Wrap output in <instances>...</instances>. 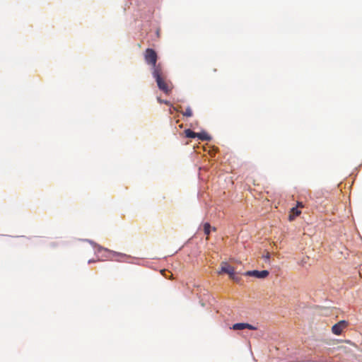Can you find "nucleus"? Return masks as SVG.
Instances as JSON below:
<instances>
[{"label":"nucleus","mask_w":362,"mask_h":362,"mask_svg":"<svg viewBox=\"0 0 362 362\" xmlns=\"http://www.w3.org/2000/svg\"><path fill=\"white\" fill-rule=\"evenodd\" d=\"M269 274V273L267 270H262V271L252 270V271L246 272L244 274V275L249 276H254L257 279H264L268 276Z\"/></svg>","instance_id":"39448f33"},{"label":"nucleus","mask_w":362,"mask_h":362,"mask_svg":"<svg viewBox=\"0 0 362 362\" xmlns=\"http://www.w3.org/2000/svg\"><path fill=\"white\" fill-rule=\"evenodd\" d=\"M218 274H227L229 275L230 279L236 283H239L241 280V278L235 273V268L226 262H221V268Z\"/></svg>","instance_id":"7ed1b4c3"},{"label":"nucleus","mask_w":362,"mask_h":362,"mask_svg":"<svg viewBox=\"0 0 362 362\" xmlns=\"http://www.w3.org/2000/svg\"><path fill=\"white\" fill-rule=\"evenodd\" d=\"M197 137L202 141H210L211 139V136L206 132L197 133Z\"/></svg>","instance_id":"6e6552de"},{"label":"nucleus","mask_w":362,"mask_h":362,"mask_svg":"<svg viewBox=\"0 0 362 362\" xmlns=\"http://www.w3.org/2000/svg\"><path fill=\"white\" fill-rule=\"evenodd\" d=\"M232 328L235 330H242L244 329L255 330L257 329L255 327L248 323H236L233 325Z\"/></svg>","instance_id":"0eeeda50"},{"label":"nucleus","mask_w":362,"mask_h":362,"mask_svg":"<svg viewBox=\"0 0 362 362\" xmlns=\"http://www.w3.org/2000/svg\"><path fill=\"white\" fill-rule=\"evenodd\" d=\"M106 251L110 255V256H107L108 259L110 260H116L118 262H127V260L129 258V255H127L123 253L115 252L110 250H106Z\"/></svg>","instance_id":"20e7f679"},{"label":"nucleus","mask_w":362,"mask_h":362,"mask_svg":"<svg viewBox=\"0 0 362 362\" xmlns=\"http://www.w3.org/2000/svg\"><path fill=\"white\" fill-rule=\"evenodd\" d=\"M158 102H159V103H165V104H167V105L168 104V101H166V100H161V99H160V98H158Z\"/></svg>","instance_id":"2eb2a0df"},{"label":"nucleus","mask_w":362,"mask_h":362,"mask_svg":"<svg viewBox=\"0 0 362 362\" xmlns=\"http://www.w3.org/2000/svg\"><path fill=\"white\" fill-rule=\"evenodd\" d=\"M298 207H300V208L303 207V205L301 202H298L296 208L298 209Z\"/></svg>","instance_id":"dca6fc26"},{"label":"nucleus","mask_w":362,"mask_h":362,"mask_svg":"<svg viewBox=\"0 0 362 362\" xmlns=\"http://www.w3.org/2000/svg\"><path fill=\"white\" fill-rule=\"evenodd\" d=\"M301 211L296 207H293L291 209V214L289 215V220H293L296 216L300 214Z\"/></svg>","instance_id":"1a4fd4ad"},{"label":"nucleus","mask_w":362,"mask_h":362,"mask_svg":"<svg viewBox=\"0 0 362 362\" xmlns=\"http://www.w3.org/2000/svg\"><path fill=\"white\" fill-rule=\"evenodd\" d=\"M95 261L93 260V259H90L88 260V263L90 264V263H93V262H95Z\"/></svg>","instance_id":"f3484780"},{"label":"nucleus","mask_w":362,"mask_h":362,"mask_svg":"<svg viewBox=\"0 0 362 362\" xmlns=\"http://www.w3.org/2000/svg\"><path fill=\"white\" fill-rule=\"evenodd\" d=\"M262 257H263L265 260H268V259H269V258H270V254H269V252H267V253H266L265 255H264L262 256Z\"/></svg>","instance_id":"4468645a"},{"label":"nucleus","mask_w":362,"mask_h":362,"mask_svg":"<svg viewBox=\"0 0 362 362\" xmlns=\"http://www.w3.org/2000/svg\"><path fill=\"white\" fill-rule=\"evenodd\" d=\"M211 230L215 231L216 228H214V227L212 228L211 226L210 223H205L204 224V232L205 235H209L210 234V232Z\"/></svg>","instance_id":"9d476101"},{"label":"nucleus","mask_w":362,"mask_h":362,"mask_svg":"<svg viewBox=\"0 0 362 362\" xmlns=\"http://www.w3.org/2000/svg\"><path fill=\"white\" fill-rule=\"evenodd\" d=\"M184 132L185 136L187 138H196L197 135V133L194 132L189 129H185Z\"/></svg>","instance_id":"9b49d317"},{"label":"nucleus","mask_w":362,"mask_h":362,"mask_svg":"<svg viewBox=\"0 0 362 362\" xmlns=\"http://www.w3.org/2000/svg\"><path fill=\"white\" fill-rule=\"evenodd\" d=\"M152 75L156 79L158 88L165 93L169 94L171 91V88L165 81L163 69H160L159 67L156 68L155 71H152Z\"/></svg>","instance_id":"f257e3e1"},{"label":"nucleus","mask_w":362,"mask_h":362,"mask_svg":"<svg viewBox=\"0 0 362 362\" xmlns=\"http://www.w3.org/2000/svg\"><path fill=\"white\" fill-rule=\"evenodd\" d=\"M144 59L147 64L152 66V71H155L156 68L163 69L160 64H157L158 55L156 51L151 48H148L144 52Z\"/></svg>","instance_id":"f03ea898"},{"label":"nucleus","mask_w":362,"mask_h":362,"mask_svg":"<svg viewBox=\"0 0 362 362\" xmlns=\"http://www.w3.org/2000/svg\"><path fill=\"white\" fill-rule=\"evenodd\" d=\"M106 250H107L106 248H103V247H101V246H98V249H97V251H98V252H101V251H104V252H105V254L103 255V257H105V258H107V259H108V258L107 257V256H110V254L106 251Z\"/></svg>","instance_id":"ddd939ff"},{"label":"nucleus","mask_w":362,"mask_h":362,"mask_svg":"<svg viewBox=\"0 0 362 362\" xmlns=\"http://www.w3.org/2000/svg\"><path fill=\"white\" fill-rule=\"evenodd\" d=\"M348 323L345 320H341L338 323L334 325L332 327V332L336 335L341 334L342 331L347 327Z\"/></svg>","instance_id":"423d86ee"},{"label":"nucleus","mask_w":362,"mask_h":362,"mask_svg":"<svg viewBox=\"0 0 362 362\" xmlns=\"http://www.w3.org/2000/svg\"><path fill=\"white\" fill-rule=\"evenodd\" d=\"M182 114L186 117H192V111L190 107H187L185 112H182Z\"/></svg>","instance_id":"f8f14e48"}]
</instances>
